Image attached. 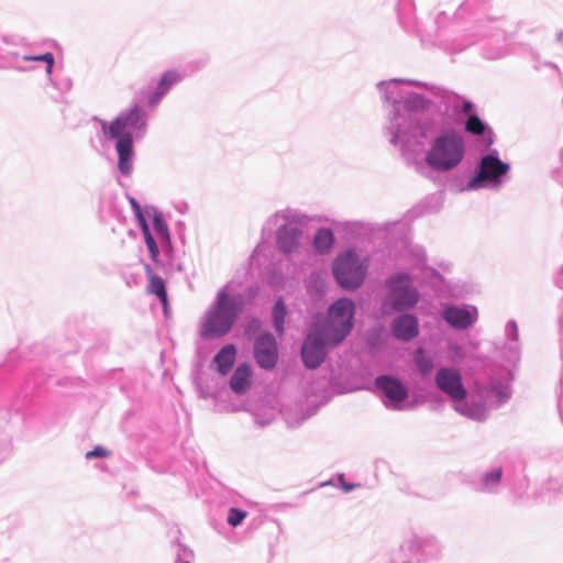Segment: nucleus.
<instances>
[{
	"mask_svg": "<svg viewBox=\"0 0 563 563\" xmlns=\"http://www.w3.org/2000/svg\"><path fill=\"white\" fill-rule=\"evenodd\" d=\"M329 347H331L330 344L324 342L319 331L311 327L301 347V357L305 365L311 369L320 366Z\"/></svg>",
	"mask_w": 563,
	"mask_h": 563,
	"instance_id": "7",
	"label": "nucleus"
},
{
	"mask_svg": "<svg viewBox=\"0 0 563 563\" xmlns=\"http://www.w3.org/2000/svg\"><path fill=\"white\" fill-rule=\"evenodd\" d=\"M26 59L44 60L47 64L46 71L48 74L52 71V68H53V65H54V56L51 53H46V54L41 55V56L26 57Z\"/></svg>",
	"mask_w": 563,
	"mask_h": 563,
	"instance_id": "27",
	"label": "nucleus"
},
{
	"mask_svg": "<svg viewBox=\"0 0 563 563\" xmlns=\"http://www.w3.org/2000/svg\"><path fill=\"white\" fill-rule=\"evenodd\" d=\"M376 385L390 401L400 402L408 396L406 387L396 378L380 376L376 379Z\"/></svg>",
	"mask_w": 563,
	"mask_h": 563,
	"instance_id": "11",
	"label": "nucleus"
},
{
	"mask_svg": "<svg viewBox=\"0 0 563 563\" xmlns=\"http://www.w3.org/2000/svg\"><path fill=\"white\" fill-rule=\"evenodd\" d=\"M115 148L119 161L118 167L123 175H130L132 170L133 140L132 136L115 139Z\"/></svg>",
	"mask_w": 563,
	"mask_h": 563,
	"instance_id": "13",
	"label": "nucleus"
},
{
	"mask_svg": "<svg viewBox=\"0 0 563 563\" xmlns=\"http://www.w3.org/2000/svg\"><path fill=\"white\" fill-rule=\"evenodd\" d=\"M144 240H145V244H146V246L148 249L150 256H151L152 261L154 263H157L158 255H159V250H158V246H157L154 238L152 236L151 233H148V235H144Z\"/></svg>",
	"mask_w": 563,
	"mask_h": 563,
	"instance_id": "26",
	"label": "nucleus"
},
{
	"mask_svg": "<svg viewBox=\"0 0 563 563\" xmlns=\"http://www.w3.org/2000/svg\"><path fill=\"white\" fill-rule=\"evenodd\" d=\"M500 477H501V468L494 470L493 472H490L489 474H487L485 476V483L486 484L498 483L500 481Z\"/></svg>",
	"mask_w": 563,
	"mask_h": 563,
	"instance_id": "29",
	"label": "nucleus"
},
{
	"mask_svg": "<svg viewBox=\"0 0 563 563\" xmlns=\"http://www.w3.org/2000/svg\"><path fill=\"white\" fill-rule=\"evenodd\" d=\"M236 357V349L233 344L224 345L214 356L213 362L221 375H227L232 368Z\"/></svg>",
	"mask_w": 563,
	"mask_h": 563,
	"instance_id": "18",
	"label": "nucleus"
},
{
	"mask_svg": "<svg viewBox=\"0 0 563 563\" xmlns=\"http://www.w3.org/2000/svg\"><path fill=\"white\" fill-rule=\"evenodd\" d=\"M180 80V76L174 71L169 70L165 73L157 86V91L155 92L154 97L151 99V103H157L159 99L168 91V89L176 82Z\"/></svg>",
	"mask_w": 563,
	"mask_h": 563,
	"instance_id": "19",
	"label": "nucleus"
},
{
	"mask_svg": "<svg viewBox=\"0 0 563 563\" xmlns=\"http://www.w3.org/2000/svg\"><path fill=\"white\" fill-rule=\"evenodd\" d=\"M301 230L292 223L284 225L277 234V242L284 252H292L299 246Z\"/></svg>",
	"mask_w": 563,
	"mask_h": 563,
	"instance_id": "15",
	"label": "nucleus"
},
{
	"mask_svg": "<svg viewBox=\"0 0 563 563\" xmlns=\"http://www.w3.org/2000/svg\"><path fill=\"white\" fill-rule=\"evenodd\" d=\"M334 242V236L332 232L328 229H321L319 230L313 239V245L316 250L320 253L328 252Z\"/></svg>",
	"mask_w": 563,
	"mask_h": 563,
	"instance_id": "20",
	"label": "nucleus"
},
{
	"mask_svg": "<svg viewBox=\"0 0 563 563\" xmlns=\"http://www.w3.org/2000/svg\"><path fill=\"white\" fill-rule=\"evenodd\" d=\"M418 321L411 314L398 317L393 324V333L397 339L409 341L418 335Z\"/></svg>",
	"mask_w": 563,
	"mask_h": 563,
	"instance_id": "12",
	"label": "nucleus"
},
{
	"mask_svg": "<svg viewBox=\"0 0 563 563\" xmlns=\"http://www.w3.org/2000/svg\"><path fill=\"white\" fill-rule=\"evenodd\" d=\"M472 108H473V104L471 102H465L463 104V112L467 113L472 110Z\"/></svg>",
	"mask_w": 563,
	"mask_h": 563,
	"instance_id": "32",
	"label": "nucleus"
},
{
	"mask_svg": "<svg viewBox=\"0 0 563 563\" xmlns=\"http://www.w3.org/2000/svg\"><path fill=\"white\" fill-rule=\"evenodd\" d=\"M444 320L454 328L466 329L473 323V317L466 309L446 307L443 311Z\"/></svg>",
	"mask_w": 563,
	"mask_h": 563,
	"instance_id": "17",
	"label": "nucleus"
},
{
	"mask_svg": "<svg viewBox=\"0 0 563 563\" xmlns=\"http://www.w3.org/2000/svg\"><path fill=\"white\" fill-rule=\"evenodd\" d=\"M246 517V512L245 511H242L238 508H231L229 510V515H228V523L231 525L232 527H236L238 525H240L244 518Z\"/></svg>",
	"mask_w": 563,
	"mask_h": 563,
	"instance_id": "25",
	"label": "nucleus"
},
{
	"mask_svg": "<svg viewBox=\"0 0 563 563\" xmlns=\"http://www.w3.org/2000/svg\"><path fill=\"white\" fill-rule=\"evenodd\" d=\"M435 383L440 390L445 393L454 401L466 398V389L462 384V376L455 368H441L435 376Z\"/></svg>",
	"mask_w": 563,
	"mask_h": 563,
	"instance_id": "9",
	"label": "nucleus"
},
{
	"mask_svg": "<svg viewBox=\"0 0 563 563\" xmlns=\"http://www.w3.org/2000/svg\"><path fill=\"white\" fill-rule=\"evenodd\" d=\"M464 156V142L456 134L438 137L427 154L426 162L435 170L448 172L456 167Z\"/></svg>",
	"mask_w": 563,
	"mask_h": 563,
	"instance_id": "3",
	"label": "nucleus"
},
{
	"mask_svg": "<svg viewBox=\"0 0 563 563\" xmlns=\"http://www.w3.org/2000/svg\"><path fill=\"white\" fill-rule=\"evenodd\" d=\"M415 362L419 368V371L422 373V374H429L432 368H433V364H432V361L431 358L427 357L424 355V352L422 349H418L415 353Z\"/></svg>",
	"mask_w": 563,
	"mask_h": 563,
	"instance_id": "23",
	"label": "nucleus"
},
{
	"mask_svg": "<svg viewBox=\"0 0 563 563\" xmlns=\"http://www.w3.org/2000/svg\"><path fill=\"white\" fill-rule=\"evenodd\" d=\"M185 563H190V562H185Z\"/></svg>",
	"mask_w": 563,
	"mask_h": 563,
	"instance_id": "35",
	"label": "nucleus"
},
{
	"mask_svg": "<svg viewBox=\"0 0 563 563\" xmlns=\"http://www.w3.org/2000/svg\"><path fill=\"white\" fill-rule=\"evenodd\" d=\"M509 170V165L494 155H485L481 158L478 173L466 185V189L476 190L483 187L484 181L500 184V177Z\"/></svg>",
	"mask_w": 563,
	"mask_h": 563,
	"instance_id": "6",
	"label": "nucleus"
},
{
	"mask_svg": "<svg viewBox=\"0 0 563 563\" xmlns=\"http://www.w3.org/2000/svg\"><path fill=\"white\" fill-rule=\"evenodd\" d=\"M352 488H353V486H352V485H344V489H345L346 492H350Z\"/></svg>",
	"mask_w": 563,
	"mask_h": 563,
	"instance_id": "33",
	"label": "nucleus"
},
{
	"mask_svg": "<svg viewBox=\"0 0 563 563\" xmlns=\"http://www.w3.org/2000/svg\"><path fill=\"white\" fill-rule=\"evenodd\" d=\"M110 455V452L102 448V446H96L93 450L88 451L86 453V459H92V457H108Z\"/></svg>",
	"mask_w": 563,
	"mask_h": 563,
	"instance_id": "28",
	"label": "nucleus"
},
{
	"mask_svg": "<svg viewBox=\"0 0 563 563\" xmlns=\"http://www.w3.org/2000/svg\"><path fill=\"white\" fill-rule=\"evenodd\" d=\"M153 227H154L155 231L157 232V234L159 235L161 239H168L169 238L167 224L165 223L164 219L162 218V216L159 213H156L154 216V218H153Z\"/></svg>",
	"mask_w": 563,
	"mask_h": 563,
	"instance_id": "24",
	"label": "nucleus"
},
{
	"mask_svg": "<svg viewBox=\"0 0 563 563\" xmlns=\"http://www.w3.org/2000/svg\"><path fill=\"white\" fill-rule=\"evenodd\" d=\"M145 126V115L137 107L131 109L128 113H122L109 124V134L111 139L132 136V132L142 130Z\"/></svg>",
	"mask_w": 563,
	"mask_h": 563,
	"instance_id": "8",
	"label": "nucleus"
},
{
	"mask_svg": "<svg viewBox=\"0 0 563 563\" xmlns=\"http://www.w3.org/2000/svg\"><path fill=\"white\" fill-rule=\"evenodd\" d=\"M465 130L474 135H482L486 130V125L477 115L472 114L465 123Z\"/></svg>",
	"mask_w": 563,
	"mask_h": 563,
	"instance_id": "22",
	"label": "nucleus"
},
{
	"mask_svg": "<svg viewBox=\"0 0 563 563\" xmlns=\"http://www.w3.org/2000/svg\"><path fill=\"white\" fill-rule=\"evenodd\" d=\"M355 303L347 298L334 301L323 319L316 320L313 327L330 346L340 345L354 327Z\"/></svg>",
	"mask_w": 563,
	"mask_h": 563,
	"instance_id": "1",
	"label": "nucleus"
},
{
	"mask_svg": "<svg viewBox=\"0 0 563 563\" xmlns=\"http://www.w3.org/2000/svg\"><path fill=\"white\" fill-rule=\"evenodd\" d=\"M286 306L283 300H278L273 309L274 327L278 333L284 332V322L286 317Z\"/></svg>",
	"mask_w": 563,
	"mask_h": 563,
	"instance_id": "21",
	"label": "nucleus"
},
{
	"mask_svg": "<svg viewBox=\"0 0 563 563\" xmlns=\"http://www.w3.org/2000/svg\"><path fill=\"white\" fill-rule=\"evenodd\" d=\"M560 40L563 42V32L560 34Z\"/></svg>",
	"mask_w": 563,
	"mask_h": 563,
	"instance_id": "34",
	"label": "nucleus"
},
{
	"mask_svg": "<svg viewBox=\"0 0 563 563\" xmlns=\"http://www.w3.org/2000/svg\"><path fill=\"white\" fill-rule=\"evenodd\" d=\"M254 356L257 364L264 369H272L277 364V343L269 333L260 335L254 343Z\"/></svg>",
	"mask_w": 563,
	"mask_h": 563,
	"instance_id": "10",
	"label": "nucleus"
},
{
	"mask_svg": "<svg viewBox=\"0 0 563 563\" xmlns=\"http://www.w3.org/2000/svg\"><path fill=\"white\" fill-rule=\"evenodd\" d=\"M333 271L341 287L355 289L363 283L366 267L354 252L349 251L336 258Z\"/></svg>",
	"mask_w": 563,
	"mask_h": 563,
	"instance_id": "4",
	"label": "nucleus"
},
{
	"mask_svg": "<svg viewBox=\"0 0 563 563\" xmlns=\"http://www.w3.org/2000/svg\"><path fill=\"white\" fill-rule=\"evenodd\" d=\"M145 275L147 277V292L155 295L162 302L164 310L167 309L168 298L166 291V285L162 277L156 275L150 265H144Z\"/></svg>",
	"mask_w": 563,
	"mask_h": 563,
	"instance_id": "16",
	"label": "nucleus"
},
{
	"mask_svg": "<svg viewBox=\"0 0 563 563\" xmlns=\"http://www.w3.org/2000/svg\"><path fill=\"white\" fill-rule=\"evenodd\" d=\"M239 313L238 302L227 290L219 291L213 307L207 312L200 328L205 339L220 338L227 334Z\"/></svg>",
	"mask_w": 563,
	"mask_h": 563,
	"instance_id": "2",
	"label": "nucleus"
},
{
	"mask_svg": "<svg viewBox=\"0 0 563 563\" xmlns=\"http://www.w3.org/2000/svg\"><path fill=\"white\" fill-rule=\"evenodd\" d=\"M388 302L395 310L410 309L418 302V294L407 275H397L388 280Z\"/></svg>",
	"mask_w": 563,
	"mask_h": 563,
	"instance_id": "5",
	"label": "nucleus"
},
{
	"mask_svg": "<svg viewBox=\"0 0 563 563\" xmlns=\"http://www.w3.org/2000/svg\"><path fill=\"white\" fill-rule=\"evenodd\" d=\"M137 220H139V223L141 225V229H142V232H143V235H148L150 232V228H148V224L143 216L142 212H139V214L136 216Z\"/></svg>",
	"mask_w": 563,
	"mask_h": 563,
	"instance_id": "30",
	"label": "nucleus"
},
{
	"mask_svg": "<svg viewBox=\"0 0 563 563\" xmlns=\"http://www.w3.org/2000/svg\"><path fill=\"white\" fill-rule=\"evenodd\" d=\"M131 205H132V207H133V209L135 211V216H137L139 212H142L141 211V207L139 206V203L136 202L135 199H133V198L131 199Z\"/></svg>",
	"mask_w": 563,
	"mask_h": 563,
	"instance_id": "31",
	"label": "nucleus"
},
{
	"mask_svg": "<svg viewBox=\"0 0 563 563\" xmlns=\"http://www.w3.org/2000/svg\"><path fill=\"white\" fill-rule=\"evenodd\" d=\"M252 386V368L249 364H240L230 378V388L236 395L246 394Z\"/></svg>",
	"mask_w": 563,
	"mask_h": 563,
	"instance_id": "14",
	"label": "nucleus"
}]
</instances>
